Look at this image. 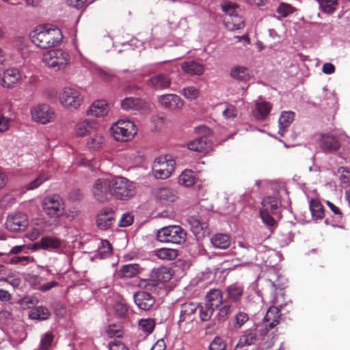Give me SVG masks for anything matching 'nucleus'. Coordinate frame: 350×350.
<instances>
[{"label": "nucleus", "mask_w": 350, "mask_h": 350, "mask_svg": "<svg viewBox=\"0 0 350 350\" xmlns=\"http://www.w3.org/2000/svg\"><path fill=\"white\" fill-rule=\"evenodd\" d=\"M63 38L61 30L53 26H40L31 36V41L41 49H48L60 44Z\"/></svg>", "instance_id": "obj_1"}, {"label": "nucleus", "mask_w": 350, "mask_h": 350, "mask_svg": "<svg viewBox=\"0 0 350 350\" xmlns=\"http://www.w3.org/2000/svg\"><path fill=\"white\" fill-rule=\"evenodd\" d=\"M112 197L120 200H128L136 193L135 184L122 176L111 177Z\"/></svg>", "instance_id": "obj_2"}, {"label": "nucleus", "mask_w": 350, "mask_h": 350, "mask_svg": "<svg viewBox=\"0 0 350 350\" xmlns=\"http://www.w3.org/2000/svg\"><path fill=\"white\" fill-rule=\"evenodd\" d=\"M42 62L48 68L58 71L67 66L70 62V56L62 49H53L43 53Z\"/></svg>", "instance_id": "obj_3"}, {"label": "nucleus", "mask_w": 350, "mask_h": 350, "mask_svg": "<svg viewBox=\"0 0 350 350\" xmlns=\"http://www.w3.org/2000/svg\"><path fill=\"white\" fill-rule=\"evenodd\" d=\"M157 237L162 243L180 245L185 242L187 233L179 226H168L159 230Z\"/></svg>", "instance_id": "obj_4"}, {"label": "nucleus", "mask_w": 350, "mask_h": 350, "mask_svg": "<svg viewBox=\"0 0 350 350\" xmlns=\"http://www.w3.org/2000/svg\"><path fill=\"white\" fill-rule=\"evenodd\" d=\"M113 138L120 142L132 139L137 133L135 124L129 120H119L111 126Z\"/></svg>", "instance_id": "obj_5"}, {"label": "nucleus", "mask_w": 350, "mask_h": 350, "mask_svg": "<svg viewBox=\"0 0 350 350\" xmlns=\"http://www.w3.org/2000/svg\"><path fill=\"white\" fill-rule=\"evenodd\" d=\"M92 193L94 198L99 202H105L112 198L111 177L99 178L92 185Z\"/></svg>", "instance_id": "obj_6"}, {"label": "nucleus", "mask_w": 350, "mask_h": 350, "mask_svg": "<svg viewBox=\"0 0 350 350\" xmlns=\"http://www.w3.org/2000/svg\"><path fill=\"white\" fill-rule=\"evenodd\" d=\"M176 162L170 158L159 157L157 158L152 165V173L156 178L166 179L169 178L175 169Z\"/></svg>", "instance_id": "obj_7"}, {"label": "nucleus", "mask_w": 350, "mask_h": 350, "mask_svg": "<svg viewBox=\"0 0 350 350\" xmlns=\"http://www.w3.org/2000/svg\"><path fill=\"white\" fill-rule=\"evenodd\" d=\"M42 208L44 213L51 217H59L64 213V201L57 195L45 197L42 201Z\"/></svg>", "instance_id": "obj_8"}, {"label": "nucleus", "mask_w": 350, "mask_h": 350, "mask_svg": "<svg viewBox=\"0 0 350 350\" xmlns=\"http://www.w3.org/2000/svg\"><path fill=\"white\" fill-rule=\"evenodd\" d=\"M30 115L33 122L46 124L55 120V113L50 106L46 104L37 105L30 109Z\"/></svg>", "instance_id": "obj_9"}, {"label": "nucleus", "mask_w": 350, "mask_h": 350, "mask_svg": "<svg viewBox=\"0 0 350 350\" xmlns=\"http://www.w3.org/2000/svg\"><path fill=\"white\" fill-rule=\"evenodd\" d=\"M59 102L67 109H76L82 103L80 92L72 88H65L59 94Z\"/></svg>", "instance_id": "obj_10"}, {"label": "nucleus", "mask_w": 350, "mask_h": 350, "mask_svg": "<svg viewBox=\"0 0 350 350\" xmlns=\"http://www.w3.org/2000/svg\"><path fill=\"white\" fill-rule=\"evenodd\" d=\"M27 226V216L22 213L9 215L5 222L6 228L11 232L23 231Z\"/></svg>", "instance_id": "obj_11"}, {"label": "nucleus", "mask_w": 350, "mask_h": 350, "mask_svg": "<svg viewBox=\"0 0 350 350\" xmlns=\"http://www.w3.org/2000/svg\"><path fill=\"white\" fill-rule=\"evenodd\" d=\"M116 221V213L110 208H104L100 211L96 217V225L100 230L109 229Z\"/></svg>", "instance_id": "obj_12"}, {"label": "nucleus", "mask_w": 350, "mask_h": 350, "mask_svg": "<svg viewBox=\"0 0 350 350\" xmlns=\"http://www.w3.org/2000/svg\"><path fill=\"white\" fill-rule=\"evenodd\" d=\"M160 105L170 110H180L184 106L183 99L174 94H163L159 98Z\"/></svg>", "instance_id": "obj_13"}, {"label": "nucleus", "mask_w": 350, "mask_h": 350, "mask_svg": "<svg viewBox=\"0 0 350 350\" xmlns=\"http://www.w3.org/2000/svg\"><path fill=\"white\" fill-rule=\"evenodd\" d=\"M146 83L154 90H160L168 88L171 85V79L167 75L160 73L150 77Z\"/></svg>", "instance_id": "obj_14"}, {"label": "nucleus", "mask_w": 350, "mask_h": 350, "mask_svg": "<svg viewBox=\"0 0 350 350\" xmlns=\"http://www.w3.org/2000/svg\"><path fill=\"white\" fill-rule=\"evenodd\" d=\"M97 123L92 120L85 119L79 122L75 126V134L77 137H84L93 134L96 131Z\"/></svg>", "instance_id": "obj_15"}, {"label": "nucleus", "mask_w": 350, "mask_h": 350, "mask_svg": "<svg viewBox=\"0 0 350 350\" xmlns=\"http://www.w3.org/2000/svg\"><path fill=\"white\" fill-rule=\"evenodd\" d=\"M21 79L20 72L17 69L10 68L4 71L3 77L0 78V84L5 88H10Z\"/></svg>", "instance_id": "obj_16"}, {"label": "nucleus", "mask_w": 350, "mask_h": 350, "mask_svg": "<svg viewBox=\"0 0 350 350\" xmlns=\"http://www.w3.org/2000/svg\"><path fill=\"white\" fill-rule=\"evenodd\" d=\"M257 340V334L256 328H251L245 330L240 336L238 343L235 347V350H244Z\"/></svg>", "instance_id": "obj_17"}, {"label": "nucleus", "mask_w": 350, "mask_h": 350, "mask_svg": "<svg viewBox=\"0 0 350 350\" xmlns=\"http://www.w3.org/2000/svg\"><path fill=\"white\" fill-rule=\"evenodd\" d=\"M134 301L139 309L150 310L154 304V298L148 293L139 291L134 295Z\"/></svg>", "instance_id": "obj_18"}, {"label": "nucleus", "mask_w": 350, "mask_h": 350, "mask_svg": "<svg viewBox=\"0 0 350 350\" xmlns=\"http://www.w3.org/2000/svg\"><path fill=\"white\" fill-rule=\"evenodd\" d=\"M198 308V305L197 303L186 302L183 304L180 307V319L178 321L179 325H180L183 322L191 321Z\"/></svg>", "instance_id": "obj_19"}, {"label": "nucleus", "mask_w": 350, "mask_h": 350, "mask_svg": "<svg viewBox=\"0 0 350 350\" xmlns=\"http://www.w3.org/2000/svg\"><path fill=\"white\" fill-rule=\"evenodd\" d=\"M272 105L267 101L257 102L252 111V116L257 120H263L269 114Z\"/></svg>", "instance_id": "obj_20"}, {"label": "nucleus", "mask_w": 350, "mask_h": 350, "mask_svg": "<svg viewBox=\"0 0 350 350\" xmlns=\"http://www.w3.org/2000/svg\"><path fill=\"white\" fill-rule=\"evenodd\" d=\"M226 302L238 303L241 301L243 293V286L238 284H232L226 288Z\"/></svg>", "instance_id": "obj_21"}, {"label": "nucleus", "mask_w": 350, "mask_h": 350, "mask_svg": "<svg viewBox=\"0 0 350 350\" xmlns=\"http://www.w3.org/2000/svg\"><path fill=\"white\" fill-rule=\"evenodd\" d=\"M319 146L325 152L336 151L340 148L338 139L332 135H322L319 140Z\"/></svg>", "instance_id": "obj_22"}, {"label": "nucleus", "mask_w": 350, "mask_h": 350, "mask_svg": "<svg viewBox=\"0 0 350 350\" xmlns=\"http://www.w3.org/2000/svg\"><path fill=\"white\" fill-rule=\"evenodd\" d=\"M205 303L214 308L220 307L224 301L222 292L219 289H211L205 297Z\"/></svg>", "instance_id": "obj_23"}, {"label": "nucleus", "mask_w": 350, "mask_h": 350, "mask_svg": "<svg viewBox=\"0 0 350 350\" xmlns=\"http://www.w3.org/2000/svg\"><path fill=\"white\" fill-rule=\"evenodd\" d=\"M156 196L162 203L167 204L176 201L178 198V193L172 189L163 187L157 189Z\"/></svg>", "instance_id": "obj_24"}, {"label": "nucleus", "mask_w": 350, "mask_h": 350, "mask_svg": "<svg viewBox=\"0 0 350 350\" xmlns=\"http://www.w3.org/2000/svg\"><path fill=\"white\" fill-rule=\"evenodd\" d=\"M109 107L105 100L94 102L88 111V115L94 117H103L108 113Z\"/></svg>", "instance_id": "obj_25"}, {"label": "nucleus", "mask_w": 350, "mask_h": 350, "mask_svg": "<svg viewBox=\"0 0 350 350\" xmlns=\"http://www.w3.org/2000/svg\"><path fill=\"white\" fill-rule=\"evenodd\" d=\"M187 148L196 152H207L211 149V144L204 137L196 138L187 143Z\"/></svg>", "instance_id": "obj_26"}, {"label": "nucleus", "mask_w": 350, "mask_h": 350, "mask_svg": "<svg viewBox=\"0 0 350 350\" xmlns=\"http://www.w3.org/2000/svg\"><path fill=\"white\" fill-rule=\"evenodd\" d=\"M211 242L214 247L226 250L230 247L231 239L227 234L217 233L212 236Z\"/></svg>", "instance_id": "obj_27"}, {"label": "nucleus", "mask_w": 350, "mask_h": 350, "mask_svg": "<svg viewBox=\"0 0 350 350\" xmlns=\"http://www.w3.org/2000/svg\"><path fill=\"white\" fill-rule=\"evenodd\" d=\"M183 71L191 75L200 76L204 73V66L195 61H188L183 62L181 65Z\"/></svg>", "instance_id": "obj_28"}, {"label": "nucleus", "mask_w": 350, "mask_h": 350, "mask_svg": "<svg viewBox=\"0 0 350 350\" xmlns=\"http://www.w3.org/2000/svg\"><path fill=\"white\" fill-rule=\"evenodd\" d=\"M230 77L239 81H247L250 78V71L243 66H235L230 70Z\"/></svg>", "instance_id": "obj_29"}, {"label": "nucleus", "mask_w": 350, "mask_h": 350, "mask_svg": "<svg viewBox=\"0 0 350 350\" xmlns=\"http://www.w3.org/2000/svg\"><path fill=\"white\" fill-rule=\"evenodd\" d=\"M224 25L229 31H236L243 29L245 22L241 14L235 15V16L226 17L224 19Z\"/></svg>", "instance_id": "obj_30"}, {"label": "nucleus", "mask_w": 350, "mask_h": 350, "mask_svg": "<svg viewBox=\"0 0 350 350\" xmlns=\"http://www.w3.org/2000/svg\"><path fill=\"white\" fill-rule=\"evenodd\" d=\"M294 113L292 111H284L282 113L279 118V134L284 136L287 129L290 126L294 120Z\"/></svg>", "instance_id": "obj_31"}, {"label": "nucleus", "mask_w": 350, "mask_h": 350, "mask_svg": "<svg viewBox=\"0 0 350 350\" xmlns=\"http://www.w3.org/2000/svg\"><path fill=\"white\" fill-rule=\"evenodd\" d=\"M280 206V202L275 197L267 196L262 201V208L260 211L269 212L272 214L276 213Z\"/></svg>", "instance_id": "obj_32"}, {"label": "nucleus", "mask_w": 350, "mask_h": 350, "mask_svg": "<svg viewBox=\"0 0 350 350\" xmlns=\"http://www.w3.org/2000/svg\"><path fill=\"white\" fill-rule=\"evenodd\" d=\"M44 250H58L62 248V241L55 237H44L40 239V243Z\"/></svg>", "instance_id": "obj_33"}, {"label": "nucleus", "mask_w": 350, "mask_h": 350, "mask_svg": "<svg viewBox=\"0 0 350 350\" xmlns=\"http://www.w3.org/2000/svg\"><path fill=\"white\" fill-rule=\"evenodd\" d=\"M144 105V102L139 98H126L121 103L122 108L124 110H139Z\"/></svg>", "instance_id": "obj_34"}, {"label": "nucleus", "mask_w": 350, "mask_h": 350, "mask_svg": "<svg viewBox=\"0 0 350 350\" xmlns=\"http://www.w3.org/2000/svg\"><path fill=\"white\" fill-rule=\"evenodd\" d=\"M105 142V139L101 133L96 132L90 136L87 140V147L91 150H98L103 147Z\"/></svg>", "instance_id": "obj_35"}, {"label": "nucleus", "mask_w": 350, "mask_h": 350, "mask_svg": "<svg viewBox=\"0 0 350 350\" xmlns=\"http://www.w3.org/2000/svg\"><path fill=\"white\" fill-rule=\"evenodd\" d=\"M51 312L46 307L38 306L30 310L29 317L31 319L44 321L49 318Z\"/></svg>", "instance_id": "obj_36"}, {"label": "nucleus", "mask_w": 350, "mask_h": 350, "mask_svg": "<svg viewBox=\"0 0 350 350\" xmlns=\"http://www.w3.org/2000/svg\"><path fill=\"white\" fill-rule=\"evenodd\" d=\"M152 277L154 278L157 282H166L171 280L172 274L169 267H161L153 271Z\"/></svg>", "instance_id": "obj_37"}, {"label": "nucleus", "mask_w": 350, "mask_h": 350, "mask_svg": "<svg viewBox=\"0 0 350 350\" xmlns=\"http://www.w3.org/2000/svg\"><path fill=\"white\" fill-rule=\"evenodd\" d=\"M140 272L138 264H128L122 266L119 271L120 275L123 278H131L136 276Z\"/></svg>", "instance_id": "obj_38"}, {"label": "nucleus", "mask_w": 350, "mask_h": 350, "mask_svg": "<svg viewBox=\"0 0 350 350\" xmlns=\"http://www.w3.org/2000/svg\"><path fill=\"white\" fill-rule=\"evenodd\" d=\"M310 210L312 217L315 219H321L325 216L323 206L317 199H311L310 200Z\"/></svg>", "instance_id": "obj_39"}, {"label": "nucleus", "mask_w": 350, "mask_h": 350, "mask_svg": "<svg viewBox=\"0 0 350 350\" xmlns=\"http://www.w3.org/2000/svg\"><path fill=\"white\" fill-rule=\"evenodd\" d=\"M196 181L194 172L190 170H184L178 177V183L185 187L193 186Z\"/></svg>", "instance_id": "obj_40"}, {"label": "nucleus", "mask_w": 350, "mask_h": 350, "mask_svg": "<svg viewBox=\"0 0 350 350\" xmlns=\"http://www.w3.org/2000/svg\"><path fill=\"white\" fill-rule=\"evenodd\" d=\"M221 10L226 14V17H233L235 15L240 14L241 10L239 7L234 3L225 1L221 4Z\"/></svg>", "instance_id": "obj_41"}, {"label": "nucleus", "mask_w": 350, "mask_h": 350, "mask_svg": "<svg viewBox=\"0 0 350 350\" xmlns=\"http://www.w3.org/2000/svg\"><path fill=\"white\" fill-rule=\"evenodd\" d=\"M155 254L160 259L171 260L177 257L178 251L170 248H161L155 251Z\"/></svg>", "instance_id": "obj_42"}, {"label": "nucleus", "mask_w": 350, "mask_h": 350, "mask_svg": "<svg viewBox=\"0 0 350 350\" xmlns=\"http://www.w3.org/2000/svg\"><path fill=\"white\" fill-rule=\"evenodd\" d=\"M111 253V246L109 242L107 240H103L100 243V246L98 247L96 251V257L100 259L105 258L110 256Z\"/></svg>", "instance_id": "obj_43"}, {"label": "nucleus", "mask_w": 350, "mask_h": 350, "mask_svg": "<svg viewBox=\"0 0 350 350\" xmlns=\"http://www.w3.org/2000/svg\"><path fill=\"white\" fill-rule=\"evenodd\" d=\"M321 10L327 14H331L336 10L338 5V0H317Z\"/></svg>", "instance_id": "obj_44"}, {"label": "nucleus", "mask_w": 350, "mask_h": 350, "mask_svg": "<svg viewBox=\"0 0 350 350\" xmlns=\"http://www.w3.org/2000/svg\"><path fill=\"white\" fill-rule=\"evenodd\" d=\"M281 319L280 310L278 307H270L265 317L264 321H273V322H280Z\"/></svg>", "instance_id": "obj_45"}, {"label": "nucleus", "mask_w": 350, "mask_h": 350, "mask_svg": "<svg viewBox=\"0 0 350 350\" xmlns=\"http://www.w3.org/2000/svg\"><path fill=\"white\" fill-rule=\"evenodd\" d=\"M249 320V315L243 311L238 312L233 319V327L235 329H240Z\"/></svg>", "instance_id": "obj_46"}, {"label": "nucleus", "mask_w": 350, "mask_h": 350, "mask_svg": "<svg viewBox=\"0 0 350 350\" xmlns=\"http://www.w3.org/2000/svg\"><path fill=\"white\" fill-rule=\"evenodd\" d=\"M296 9L291 4L282 2L276 9V12L281 16L285 18L294 13Z\"/></svg>", "instance_id": "obj_47"}, {"label": "nucleus", "mask_w": 350, "mask_h": 350, "mask_svg": "<svg viewBox=\"0 0 350 350\" xmlns=\"http://www.w3.org/2000/svg\"><path fill=\"white\" fill-rule=\"evenodd\" d=\"M232 305L226 301V304L219 309L217 314V318L219 321H226L232 312Z\"/></svg>", "instance_id": "obj_48"}, {"label": "nucleus", "mask_w": 350, "mask_h": 350, "mask_svg": "<svg viewBox=\"0 0 350 350\" xmlns=\"http://www.w3.org/2000/svg\"><path fill=\"white\" fill-rule=\"evenodd\" d=\"M215 309L208 306L207 304H204L200 306V318L202 321H209L213 316Z\"/></svg>", "instance_id": "obj_49"}, {"label": "nucleus", "mask_w": 350, "mask_h": 350, "mask_svg": "<svg viewBox=\"0 0 350 350\" xmlns=\"http://www.w3.org/2000/svg\"><path fill=\"white\" fill-rule=\"evenodd\" d=\"M49 179V176L47 174L42 173L40 174L34 180L30 182L27 186L26 188L27 190H33L38 188L43 183L48 180Z\"/></svg>", "instance_id": "obj_50"}, {"label": "nucleus", "mask_w": 350, "mask_h": 350, "mask_svg": "<svg viewBox=\"0 0 350 350\" xmlns=\"http://www.w3.org/2000/svg\"><path fill=\"white\" fill-rule=\"evenodd\" d=\"M139 325L146 333H151L154 328V321L152 319H144L139 321Z\"/></svg>", "instance_id": "obj_51"}, {"label": "nucleus", "mask_w": 350, "mask_h": 350, "mask_svg": "<svg viewBox=\"0 0 350 350\" xmlns=\"http://www.w3.org/2000/svg\"><path fill=\"white\" fill-rule=\"evenodd\" d=\"M182 94L187 99L194 100L199 96V91L193 86H189L183 89Z\"/></svg>", "instance_id": "obj_52"}, {"label": "nucleus", "mask_w": 350, "mask_h": 350, "mask_svg": "<svg viewBox=\"0 0 350 350\" xmlns=\"http://www.w3.org/2000/svg\"><path fill=\"white\" fill-rule=\"evenodd\" d=\"M273 303L275 305V307L282 308L286 304V301L284 297V293L282 289L275 291Z\"/></svg>", "instance_id": "obj_53"}, {"label": "nucleus", "mask_w": 350, "mask_h": 350, "mask_svg": "<svg viewBox=\"0 0 350 350\" xmlns=\"http://www.w3.org/2000/svg\"><path fill=\"white\" fill-rule=\"evenodd\" d=\"M326 204L327 205L330 211L332 212L334 219L336 221H340L343 217V215L340 208L329 200L326 201Z\"/></svg>", "instance_id": "obj_54"}, {"label": "nucleus", "mask_w": 350, "mask_h": 350, "mask_svg": "<svg viewBox=\"0 0 350 350\" xmlns=\"http://www.w3.org/2000/svg\"><path fill=\"white\" fill-rule=\"evenodd\" d=\"M53 340V335L52 333L46 332L41 338L40 341V349L48 350L51 347Z\"/></svg>", "instance_id": "obj_55"}, {"label": "nucleus", "mask_w": 350, "mask_h": 350, "mask_svg": "<svg viewBox=\"0 0 350 350\" xmlns=\"http://www.w3.org/2000/svg\"><path fill=\"white\" fill-rule=\"evenodd\" d=\"M134 221V216L131 213H125L120 217L118 226L120 227H127L131 226Z\"/></svg>", "instance_id": "obj_56"}, {"label": "nucleus", "mask_w": 350, "mask_h": 350, "mask_svg": "<svg viewBox=\"0 0 350 350\" xmlns=\"http://www.w3.org/2000/svg\"><path fill=\"white\" fill-rule=\"evenodd\" d=\"M226 345L219 337H216L209 345V350H226Z\"/></svg>", "instance_id": "obj_57"}, {"label": "nucleus", "mask_w": 350, "mask_h": 350, "mask_svg": "<svg viewBox=\"0 0 350 350\" xmlns=\"http://www.w3.org/2000/svg\"><path fill=\"white\" fill-rule=\"evenodd\" d=\"M271 213L260 211V216L267 226L273 227L276 224L275 220L271 216Z\"/></svg>", "instance_id": "obj_58"}, {"label": "nucleus", "mask_w": 350, "mask_h": 350, "mask_svg": "<svg viewBox=\"0 0 350 350\" xmlns=\"http://www.w3.org/2000/svg\"><path fill=\"white\" fill-rule=\"evenodd\" d=\"M10 263L11 264H21V265H26L30 262L34 261V259L33 257L30 256H13L10 258Z\"/></svg>", "instance_id": "obj_59"}, {"label": "nucleus", "mask_w": 350, "mask_h": 350, "mask_svg": "<svg viewBox=\"0 0 350 350\" xmlns=\"http://www.w3.org/2000/svg\"><path fill=\"white\" fill-rule=\"evenodd\" d=\"M96 72L98 77L104 81H111L113 78V75L107 70L103 68H97Z\"/></svg>", "instance_id": "obj_60"}, {"label": "nucleus", "mask_w": 350, "mask_h": 350, "mask_svg": "<svg viewBox=\"0 0 350 350\" xmlns=\"http://www.w3.org/2000/svg\"><path fill=\"white\" fill-rule=\"evenodd\" d=\"M222 114L226 119L234 118L237 116V109L234 105H227Z\"/></svg>", "instance_id": "obj_61"}, {"label": "nucleus", "mask_w": 350, "mask_h": 350, "mask_svg": "<svg viewBox=\"0 0 350 350\" xmlns=\"http://www.w3.org/2000/svg\"><path fill=\"white\" fill-rule=\"evenodd\" d=\"M116 313L120 317H124L127 312V307L125 304L117 301L113 306Z\"/></svg>", "instance_id": "obj_62"}, {"label": "nucleus", "mask_w": 350, "mask_h": 350, "mask_svg": "<svg viewBox=\"0 0 350 350\" xmlns=\"http://www.w3.org/2000/svg\"><path fill=\"white\" fill-rule=\"evenodd\" d=\"M109 350H129V349L121 341L114 340L109 342Z\"/></svg>", "instance_id": "obj_63"}, {"label": "nucleus", "mask_w": 350, "mask_h": 350, "mask_svg": "<svg viewBox=\"0 0 350 350\" xmlns=\"http://www.w3.org/2000/svg\"><path fill=\"white\" fill-rule=\"evenodd\" d=\"M10 119L3 116H0V133H4L8 130Z\"/></svg>", "instance_id": "obj_64"}]
</instances>
